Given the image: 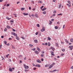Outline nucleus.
I'll return each instance as SVG.
<instances>
[{
    "label": "nucleus",
    "mask_w": 73,
    "mask_h": 73,
    "mask_svg": "<svg viewBox=\"0 0 73 73\" xmlns=\"http://www.w3.org/2000/svg\"><path fill=\"white\" fill-rule=\"evenodd\" d=\"M24 68L25 69H29V66H26V65L25 64H24L23 65Z\"/></svg>",
    "instance_id": "nucleus-1"
},
{
    "label": "nucleus",
    "mask_w": 73,
    "mask_h": 73,
    "mask_svg": "<svg viewBox=\"0 0 73 73\" xmlns=\"http://www.w3.org/2000/svg\"><path fill=\"white\" fill-rule=\"evenodd\" d=\"M11 34L13 35H14V36H17V35L15 33L12 32L11 33Z\"/></svg>",
    "instance_id": "nucleus-2"
},
{
    "label": "nucleus",
    "mask_w": 73,
    "mask_h": 73,
    "mask_svg": "<svg viewBox=\"0 0 73 73\" xmlns=\"http://www.w3.org/2000/svg\"><path fill=\"white\" fill-rule=\"evenodd\" d=\"M69 48H70V50H72V49H73V46H69L68 47Z\"/></svg>",
    "instance_id": "nucleus-3"
},
{
    "label": "nucleus",
    "mask_w": 73,
    "mask_h": 73,
    "mask_svg": "<svg viewBox=\"0 0 73 73\" xmlns=\"http://www.w3.org/2000/svg\"><path fill=\"white\" fill-rule=\"evenodd\" d=\"M53 66V64H52L50 65V66L49 67L48 69H51Z\"/></svg>",
    "instance_id": "nucleus-4"
},
{
    "label": "nucleus",
    "mask_w": 73,
    "mask_h": 73,
    "mask_svg": "<svg viewBox=\"0 0 73 73\" xmlns=\"http://www.w3.org/2000/svg\"><path fill=\"white\" fill-rule=\"evenodd\" d=\"M35 66H36V67H38V68H40V67H41V66H40V65L38 64H37Z\"/></svg>",
    "instance_id": "nucleus-5"
},
{
    "label": "nucleus",
    "mask_w": 73,
    "mask_h": 73,
    "mask_svg": "<svg viewBox=\"0 0 73 73\" xmlns=\"http://www.w3.org/2000/svg\"><path fill=\"white\" fill-rule=\"evenodd\" d=\"M23 15H24V16H27V15H28V13H23Z\"/></svg>",
    "instance_id": "nucleus-6"
},
{
    "label": "nucleus",
    "mask_w": 73,
    "mask_h": 73,
    "mask_svg": "<svg viewBox=\"0 0 73 73\" xmlns=\"http://www.w3.org/2000/svg\"><path fill=\"white\" fill-rule=\"evenodd\" d=\"M16 37V38L17 40H20V38H19V36H15Z\"/></svg>",
    "instance_id": "nucleus-7"
},
{
    "label": "nucleus",
    "mask_w": 73,
    "mask_h": 73,
    "mask_svg": "<svg viewBox=\"0 0 73 73\" xmlns=\"http://www.w3.org/2000/svg\"><path fill=\"white\" fill-rule=\"evenodd\" d=\"M36 49H37V50H38V52H40V49L38 47H36Z\"/></svg>",
    "instance_id": "nucleus-8"
},
{
    "label": "nucleus",
    "mask_w": 73,
    "mask_h": 73,
    "mask_svg": "<svg viewBox=\"0 0 73 73\" xmlns=\"http://www.w3.org/2000/svg\"><path fill=\"white\" fill-rule=\"evenodd\" d=\"M55 45L56 47H58V48L59 47V46H58V43H55Z\"/></svg>",
    "instance_id": "nucleus-9"
},
{
    "label": "nucleus",
    "mask_w": 73,
    "mask_h": 73,
    "mask_svg": "<svg viewBox=\"0 0 73 73\" xmlns=\"http://www.w3.org/2000/svg\"><path fill=\"white\" fill-rule=\"evenodd\" d=\"M35 17H36V18H38V14H37L36 13L35 14Z\"/></svg>",
    "instance_id": "nucleus-10"
},
{
    "label": "nucleus",
    "mask_w": 73,
    "mask_h": 73,
    "mask_svg": "<svg viewBox=\"0 0 73 73\" xmlns=\"http://www.w3.org/2000/svg\"><path fill=\"white\" fill-rule=\"evenodd\" d=\"M36 62L38 63H40L41 61H40V60H39V59H38L37 60Z\"/></svg>",
    "instance_id": "nucleus-11"
},
{
    "label": "nucleus",
    "mask_w": 73,
    "mask_h": 73,
    "mask_svg": "<svg viewBox=\"0 0 73 73\" xmlns=\"http://www.w3.org/2000/svg\"><path fill=\"white\" fill-rule=\"evenodd\" d=\"M35 53H36V54H38V51H35Z\"/></svg>",
    "instance_id": "nucleus-12"
},
{
    "label": "nucleus",
    "mask_w": 73,
    "mask_h": 73,
    "mask_svg": "<svg viewBox=\"0 0 73 73\" xmlns=\"http://www.w3.org/2000/svg\"><path fill=\"white\" fill-rule=\"evenodd\" d=\"M51 49L52 50H53V51H54V50H55V49L53 47H51Z\"/></svg>",
    "instance_id": "nucleus-13"
},
{
    "label": "nucleus",
    "mask_w": 73,
    "mask_h": 73,
    "mask_svg": "<svg viewBox=\"0 0 73 73\" xmlns=\"http://www.w3.org/2000/svg\"><path fill=\"white\" fill-rule=\"evenodd\" d=\"M46 8L44 7L43 9H42V11H44L45 10V9H46Z\"/></svg>",
    "instance_id": "nucleus-14"
},
{
    "label": "nucleus",
    "mask_w": 73,
    "mask_h": 73,
    "mask_svg": "<svg viewBox=\"0 0 73 73\" xmlns=\"http://www.w3.org/2000/svg\"><path fill=\"white\" fill-rule=\"evenodd\" d=\"M6 19H7V20H10V19H11V18H9V17H6Z\"/></svg>",
    "instance_id": "nucleus-15"
},
{
    "label": "nucleus",
    "mask_w": 73,
    "mask_h": 73,
    "mask_svg": "<svg viewBox=\"0 0 73 73\" xmlns=\"http://www.w3.org/2000/svg\"><path fill=\"white\" fill-rule=\"evenodd\" d=\"M9 71L10 72H12V69L11 68H10L9 69Z\"/></svg>",
    "instance_id": "nucleus-16"
},
{
    "label": "nucleus",
    "mask_w": 73,
    "mask_h": 73,
    "mask_svg": "<svg viewBox=\"0 0 73 73\" xmlns=\"http://www.w3.org/2000/svg\"><path fill=\"white\" fill-rule=\"evenodd\" d=\"M61 4H60L58 5V8H61Z\"/></svg>",
    "instance_id": "nucleus-17"
},
{
    "label": "nucleus",
    "mask_w": 73,
    "mask_h": 73,
    "mask_svg": "<svg viewBox=\"0 0 73 73\" xmlns=\"http://www.w3.org/2000/svg\"><path fill=\"white\" fill-rule=\"evenodd\" d=\"M11 23H13V22H14V21L13 20V19H11L10 21Z\"/></svg>",
    "instance_id": "nucleus-18"
},
{
    "label": "nucleus",
    "mask_w": 73,
    "mask_h": 73,
    "mask_svg": "<svg viewBox=\"0 0 73 73\" xmlns=\"http://www.w3.org/2000/svg\"><path fill=\"white\" fill-rule=\"evenodd\" d=\"M7 27L8 29H11V27L9 26H8V25L7 26Z\"/></svg>",
    "instance_id": "nucleus-19"
},
{
    "label": "nucleus",
    "mask_w": 73,
    "mask_h": 73,
    "mask_svg": "<svg viewBox=\"0 0 73 73\" xmlns=\"http://www.w3.org/2000/svg\"><path fill=\"white\" fill-rule=\"evenodd\" d=\"M58 28V27L57 26H55V29H57Z\"/></svg>",
    "instance_id": "nucleus-20"
},
{
    "label": "nucleus",
    "mask_w": 73,
    "mask_h": 73,
    "mask_svg": "<svg viewBox=\"0 0 73 73\" xmlns=\"http://www.w3.org/2000/svg\"><path fill=\"white\" fill-rule=\"evenodd\" d=\"M21 11H24L25 9V8H22L21 9Z\"/></svg>",
    "instance_id": "nucleus-21"
},
{
    "label": "nucleus",
    "mask_w": 73,
    "mask_h": 73,
    "mask_svg": "<svg viewBox=\"0 0 73 73\" xmlns=\"http://www.w3.org/2000/svg\"><path fill=\"white\" fill-rule=\"evenodd\" d=\"M48 46H50V42H48Z\"/></svg>",
    "instance_id": "nucleus-22"
},
{
    "label": "nucleus",
    "mask_w": 73,
    "mask_h": 73,
    "mask_svg": "<svg viewBox=\"0 0 73 73\" xmlns=\"http://www.w3.org/2000/svg\"><path fill=\"white\" fill-rule=\"evenodd\" d=\"M34 42L35 43H37V40H34Z\"/></svg>",
    "instance_id": "nucleus-23"
},
{
    "label": "nucleus",
    "mask_w": 73,
    "mask_h": 73,
    "mask_svg": "<svg viewBox=\"0 0 73 73\" xmlns=\"http://www.w3.org/2000/svg\"><path fill=\"white\" fill-rule=\"evenodd\" d=\"M1 58H2V60H5V59H4V57H3L2 56H1Z\"/></svg>",
    "instance_id": "nucleus-24"
},
{
    "label": "nucleus",
    "mask_w": 73,
    "mask_h": 73,
    "mask_svg": "<svg viewBox=\"0 0 73 73\" xmlns=\"http://www.w3.org/2000/svg\"><path fill=\"white\" fill-rule=\"evenodd\" d=\"M43 13L44 15H45L46 13V11H44L43 12Z\"/></svg>",
    "instance_id": "nucleus-25"
},
{
    "label": "nucleus",
    "mask_w": 73,
    "mask_h": 73,
    "mask_svg": "<svg viewBox=\"0 0 73 73\" xmlns=\"http://www.w3.org/2000/svg\"><path fill=\"white\" fill-rule=\"evenodd\" d=\"M52 24V21H50L49 23V24L50 25H51Z\"/></svg>",
    "instance_id": "nucleus-26"
},
{
    "label": "nucleus",
    "mask_w": 73,
    "mask_h": 73,
    "mask_svg": "<svg viewBox=\"0 0 73 73\" xmlns=\"http://www.w3.org/2000/svg\"><path fill=\"white\" fill-rule=\"evenodd\" d=\"M58 16H60H60H62V13H61V14H58L57 15Z\"/></svg>",
    "instance_id": "nucleus-27"
},
{
    "label": "nucleus",
    "mask_w": 73,
    "mask_h": 73,
    "mask_svg": "<svg viewBox=\"0 0 73 73\" xmlns=\"http://www.w3.org/2000/svg\"><path fill=\"white\" fill-rule=\"evenodd\" d=\"M31 50H36V48H32L31 49Z\"/></svg>",
    "instance_id": "nucleus-28"
},
{
    "label": "nucleus",
    "mask_w": 73,
    "mask_h": 73,
    "mask_svg": "<svg viewBox=\"0 0 73 73\" xmlns=\"http://www.w3.org/2000/svg\"><path fill=\"white\" fill-rule=\"evenodd\" d=\"M42 29L44 31H45V27H43Z\"/></svg>",
    "instance_id": "nucleus-29"
},
{
    "label": "nucleus",
    "mask_w": 73,
    "mask_h": 73,
    "mask_svg": "<svg viewBox=\"0 0 73 73\" xmlns=\"http://www.w3.org/2000/svg\"><path fill=\"white\" fill-rule=\"evenodd\" d=\"M21 38H22V39H23V40H25V38H24V37L21 36Z\"/></svg>",
    "instance_id": "nucleus-30"
},
{
    "label": "nucleus",
    "mask_w": 73,
    "mask_h": 73,
    "mask_svg": "<svg viewBox=\"0 0 73 73\" xmlns=\"http://www.w3.org/2000/svg\"><path fill=\"white\" fill-rule=\"evenodd\" d=\"M36 26L37 27H40V25H39V24H37L36 25Z\"/></svg>",
    "instance_id": "nucleus-31"
},
{
    "label": "nucleus",
    "mask_w": 73,
    "mask_h": 73,
    "mask_svg": "<svg viewBox=\"0 0 73 73\" xmlns=\"http://www.w3.org/2000/svg\"><path fill=\"white\" fill-rule=\"evenodd\" d=\"M40 56L42 57H44V54H41L40 55Z\"/></svg>",
    "instance_id": "nucleus-32"
},
{
    "label": "nucleus",
    "mask_w": 73,
    "mask_h": 73,
    "mask_svg": "<svg viewBox=\"0 0 73 73\" xmlns=\"http://www.w3.org/2000/svg\"><path fill=\"white\" fill-rule=\"evenodd\" d=\"M4 43L5 44V45H6L7 44V42L6 41H4Z\"/></svg>",
    "instance_id": "nucleus-33"
},
{
    "label": "nucleus",
    "mask_w": 73,
    "mask_h": 73,
    "mask_svg": "<svg viewBox=\"0 0 73 73\" xmlns=\"http://www.w3.org/2000/svg\"><path fill=\"white\" fill-rule=\"evenodd\" d=\"M33 65L35 66V67H36V65H35V64H34V63L33 64Z\"/></svg>",
    "instance_id": "nucleus-34"
},
{
    "label": "nucleus",
    "mask_w": 73,
    "mask_h": 73,
    "mask_svg": "<svg viewBox=\"0 0 73 73\" xmlns=\"http://www.w3.org/2000/svg\"><path fill=\"white\" fill-rule=\"evenodd\" d=\"M70 41L71 42H73V39L71 38L70 39Z\"/></svg>",
    "instance_id": "nucleus-35"
},
{
    "label": "nucleus",
    "mask_w": 73,
    "mask_h": 73,
    "mask_svg": "<svg viewBox=\"0 0 73 73\" xmlns=\"http://www.w3.org/2000/svg\"><path fill=\"white\" fill-rule=\"evenodd\" d=\"M29 46H30V47H32V46H33L31 44H30Z\"/></svg>",
    "instance_id": "nucleus-36"
},
{
    "label": "nucleus",
    "mask_w": 73,
    "mask_h": 73,
    "mask_svg": "<svg viewBox=\"0 0 73 73\" xmlns=\"http://www.w3.org/2000/svg\"><path fill=\"white\" fill-rule=\"evenodd\" d=\"M62 50L63 52H64V51L65 50L64 49H62Z\"/></svg>",
    "instance_id": "nucleus-37"
},
{
    "label": "nucleus",
    "mask_w": 73,
    "mask_h": 73,
    "mask_svg": "<svg viewBox=\"0 0 73 73\" xmlns=\"http://www.w3.org/2000/svg\"><path fill=\"white\" fill-rule=\"evenodd\" d=\"M48 40H51V39L50 38L48 37Z\"/></svg>",
    "instance_id": "nucleus-38"
},
{
    "label": "nucleus",
    "mask_w": 73,
    "mask_h": 73,
    "mask_svg": "<svg viewBox=\"0 0 73 73\" xmlns=\"http://www.w3.org/2000/svg\"><path fill=\"white\" fill-rule=\"evenodd\" d=\"M68 4H70V1H68Z\"/></svg>",
    "instance_id": "nucleus-39"
},
{
    "label": "nucleus",
    "mask_w": 73,
    "mask_h": 73,
    "mask_svg": "<svg viewBox=\"0 0 73 73\" xmlns=\"http://www.w3.org/2000/svg\"><path fill=\"white\" fill-rule=\"evenodd\" d=\"M5 32H6L7 31V29L5 28L4 30Z\"/></svg>",
    "instance_id": "nucleus-40"
},
{
    "label": "nucleus",
    "mask_w": 73,
    "mask_h": 73,
    "mask_svg": "<svg viewBox=\"0 0 73 73\" xmlns=\"http://www.w3.org/2000/svg\"><path fill=\"white\" fill-rule=\"evenodd\" d=\"M54 60H55V61H57V58H54Z\"/></svg>",
    "instance_id": "nucleus-41"
},
{
    "label": "nucleus",
    "mask_w": 73,
    "mask_h": 73,
    "mask_svg": "<svg viewBox=\"0 0 73 73\" xmlns=\"http://www.w3.org/2000/svg\"><path fill=\"white\" fill-rule=\"evenodd\" d=\"M44 8V6H42L40 7V8L41 9H42V8Z\"/></svg>",
    "instance_id": "nucleus-42"
},
{
    "label": "nucleus",
    "mask_w": 73,
    "mask_h": 73,
    "mask_svg": "<svg viewBox=\"0 0 73 73\" xmlns=\"http://www.w3.org/2000/svg\"><path fill=\"white\" fill-rule=\"evenodd\" d=\"M66 43H67L68 44V43H69V42L68 41V40H66Z\"/></svg>",
    "instance_id": "nucleus-43"
},
{
    "label": "nucleus",
    "mask_w": 73,
    "mask_h": 73,
    "mask_svg": "<svg viewBox=\"0 0 73 73\" xmlns=\"http://www.w3.org/2000/svg\"><path fill=\"white\" fill-rule=\"evenodd\" d=\"M57 71V70H52V72H56V71Z\"/></svg>",
    "instance_id": "nucleus-44"
},
{
    "label": "nucleus",
    "mask_w": 73,
    "mask_h": 73,
    "mask_svg": "<svg viewBox=\"0 0 73 73\" xmlns=\"http://www.w3.org/2000/svg\"><path fill=\"white\" fill-rule=\"evenodd\" d=\"M9 54H7V55H6V57H7V58H8V56H9Z\"/></svg>",
    "instance_id": "nucleus-45"
},
{
    "label": "nucleus",
    "mask_w": 73,
    "mask_h": 73,
    "mask_svg": "<svg viewBox=\"0 0 73 73\" xmlns=\"http://www.w3.org/2000/svg\"><path fill=\"white\" fill-rule=\"evenodd\" d=\"M36 9V8H34L33 9V11H35Z\"/></svg>",
    "instance_id": "nucleus-46"
},
{
    "label": "nucleus",
    "mask_w": 73,
    "mask_h": 73,
    "mask_svg": "<svg viewBox=\"0 0 73 73\" xmlns=\"http://www.w3.org/2000/svg\"><path fill=\"white\" fill-rule=\"evenodd\" d=\"M41 32H44V31L42 29H41Z\"/></svg>",
    "instance_id": "nucleus-47"
},
{
    "label": "nucleus",
    "mask_w": 73,
    "mask_h": 73,
    "mask_svg": "<svg viewBox=\"0 0 73 73\" xmlns=\"http://www.w3.org/2000/svg\"><path fill=\"white\" fill-rule=\"evenodd\" d=\"M7 7H9V4H8L6 5Z\"/></svg>",
    "instance_id": "nucleus-48"
},
{
    "label": "nucleus",
    "mask_w": 73,
    "mask_h": 73,
    "mask_svg": "<svg viewBox=\"0 0 73 73\" xmlns=\"http://www.w3.org/2000/svg\"><path fill=\"white\" fill-rule=\"evenodd\" d=\"M36 68L35 67V68H33V70H36Z\"/></svg>",
    "instance_id": "nucleus-49"
},
{
    "label": "nucleus",
    "mask_w": 73,
    "mask_h": 73,
    "mask_svg": "<svg viewBox=\"0 0 73 73\" xmlns=\"http://www.w3.org/2000/svg\"><path fill=\"white\" fill-rule=\"evenodd\" d=\"M64 53L62 54H61V56H64Z\"/></svg>",
    "instance_id": "nucleus-50"
},
{
    "label": "nucleus",
    "mask_w": 73,
    "mask_h": 73,
    "mask_svg": "<svg viewBox=\"0 0 73 73\" xmlns=\"http://www.w3.org/2000/svg\"><path fill=\"white\" fill-rule=\"evenodd\" d=\"M50 53H54V52L53 51H51L50 52Z\"/></svg>",
    "instance_id": "nucleus-51"
},
{
    "label": "nucleus",
    "mask_w": 73,
    "mask_h": 73,
    "mask_svg": "<svg viewBox=\"0 0 73 73\" xmlns=\"http://www.w3.org/2000/svg\"><path fill=\"white\" fill-rule=\"evenodd\" d=\"M12 46V48L13 49V48H15V47H14V46H13V45H12V46Z\"/></svg>",
    "instance_id": "nucleus-52"
},
{
    "label": "nucleus",
    "mask_w": 73,
    "mask_h": 73,
    "mask_svg": "<svg viewBox=\"0 0 73 73\" xmlns=\"http://www.w3.org/2000/svg\"><path fill=\"white\" fill-rule=\"evenodd\" d=\"M38 32H37L36 33H35V34L36 35H38Z\"/></svg>",
    "instance_id": "nucleus-53"
},
{
    "label": "nucleus",
    "mask_w": 73,
    "mask_h": 73,
    "mask_svg": "<svg viewBox=\"0 0 73 73\" xmlns=\"http://www.w3.org/2000/svg\"><path fill=\"white\" fill-rule=\"evenodd\" d=\"M7 45L8 46H9V45H10V44H9V43H8V44H7Z\"/></svg>",
    "instance_id": "nucleus-54"
},
{
    "label": "nucleus",
    "mask_w": 73,
    "mask_h": 73,
    "mask_svg": "<svg viewBox=\"0 0 73 73\" xmlns=\"http://www.w3.org/2000/svg\"><path fill=\"white\" fill-rule=\"evenodd\" d=\"M25 71L26 72H28V70H25Z\"/></svg>",
    "instance_id": "nucleus-55"
},
{
    "label": "nucleus",
    "mask_w": 73,
    "mask_h": 73,
    "mask_svg": "<svg viewBox=\"0 0 73 73\" xmlns=\"http://www.w3.org/2000/svg\"><path fill=\"white\" fill-rule=\"evenodd\" d=\"M13 32H15L16 31V30H15V29H13Z\"/></svg>",
    "instance_id": "nucleus-56"
},
{
    "label": "nucleus",
    "mask_w": 73,
    "mask_h": 73,
    "mask_svg": "<svg viewBox=\"0 0 73 73\" xmlns=\"http://www.w3.org/2000/svg\"><path fill=\"white\" fill-rule=\"evenodd\" d=\"M54 19H52L51 20V21H54Z\"/></svg>",
    "instance_id": "nucleus-57"
},
{
    "label": "nucleus",
    "mask_w": 73,
    "mask_h": 73,
    "mask_svg": "<svg viewBox=\"0 0 73 73\" xmlns=\"http://www.w3.org/2000/svg\"><path fill=\"white\" fill-rule=\"evenodd\" d=\"M45 45L46 46L47 45H48V43H45Z\"/></svg>",
    "instance_id": "nucleus-58"
},
{
    "label": "nucleus",
    "mask_w": 73,
    "mask_h": 73,
    "mask_svg": "<svg viewBox=\"0 0 73 73\" xmlns=\"http://www.w3.org/2000/svg\"><path fill=\"white\" fill-rule=\"evenodd\" d=\"M41 61H44V59H43V58H42L41 59Z\"/></svg>",
    "instance_id": "nucleus-59"
},
{
    "label": "nucleus",
    "mask_w": 73,
    "mask_h": 73,
    "mask_svg": "<svg viewBox=\"0 0 73 73\" xmlns=\"http://www.w3.org/2000/svg\"><path fill=\"white\" fill-rule=\"evenodd\" d=\"M9 40H12V38H9Z\"/></svg>",
    "instance_id": "nucleus-60"
},
{
    "label": "nucleus",
    "mask_w": 73,
    "mask_h": 73,
    "mask_svg": "<svg viewBox=\"0 0 73 73\" xmlns=\"http://www.w3.org/2000/svg\"><path fill=\"white\" fill-rule=\"evenodd\" d=\"M64 28H65V25H63V29H64Z\"/></svg>",
    "instance_id": "nucleus-61"
},
{
    "label": "nucleus",
    "mask_w": 73,
    "mask_h": 73,
    "mask_svg": "<svg viewBox=\"0 0 73 73\" xmlns=\"http://www.w3.org/2000/svg\"><path fill=\"white\" fill-rule=\"evenodd\" d=\"M71 69H73V66H72L71 67Z\"/></svg>",
    "instance_id": "nucleus-62"
},
{
    "label": "nucleus",
    "mask_w": 73,
    "mask_h": 73,
    "mask_svg": "<svg viewBox=\"0 0 73 73\" xmlns=\"http://www.w3.org/2000/svg\"><path fill=\"white\" fill-rule=\"evenodd\" d=\"M51 55H52V56H54V54L51 53Z\"/></svg>",
    "instance_id": "nucleus-63"
},
{
    "label": "nucleus",
    "mask_w": 73,
    "mask_h": 73,
    "mask_svg": "<svg viewBox=\"0 0 73 73\" xmlns=\"http://www.w3.org/2000/svg\"><path fill=\"white\" fill-rule=\"evenodd\" d=\"M1 38H4V36H1Z\"/></svg>",
    "instance_id": "nucleus-64"
}]
</instances>
